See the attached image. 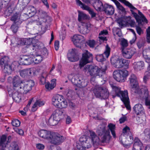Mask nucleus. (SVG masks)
Here are the masks:
<instances>
[{
  "label": "nucleus",
  "instance_id": "7",
  "mask_svg": "<svg viewBox=\"0 0 150 150\" xmlns=\"http://www.w3.org/2000/svg\"><path fill=\"white\" fill-rule=\"evenodd\" d=\"M52 104L59 108H65L67 106V101L63 96L57 94L53 97L52 99Z\"/></svg>",
  "mask_w": 150,
  "mask_h": 150
},
{
  "label": "nucleus",
  "instance_id": "32",
  "mask_svg": "<svg viewBox=\"0 0 150 150\" xmlns=\"http://www.w3.org/2000/svg\"><path fill=\"white\" fill-rule=\"evenodd\" d=\"M56 85V80L53 79L51 81V83L47 82L46 83L45 86L46 88L48 91H50L53 89Z\"/></svg>",
  "mask_w": 150,
  "mask_h": 150
},
{
  "label": "nucleus",
  "instance_id": "64",
  "mask_svg": "<svg viewBox=\"0 0 150 150\" xmlns=\"http://www.w3.org/2000/svg\"><path fill=\"white\" fill-rule=\"evenodd\" d=\"M71 122V117L68 116H67L66 120V123L68 124H70Z\"/></svg>",
  "mask_w": 150,
  "mask_h": 150
},
{
  "label": "nucleus",
  "instance_id": "60",
  "mask_svg": "<svg viewBox=\"0 0 150 150\" xmlns=\"http://www.w3.org/2000/svg\"><path fill=\"white\" fill-rule=\"evenodd\" d=\"M36 103L38 106L40 107L44 105L45 102L43 101L38 100H37Z\"/></svg>",
  "mask_w": 150,
  "mask_h": 150
},
{
  "label": "nucleus",
  "instance_id": "24",
  "mask_svg": "<svg viewBox=\"0 0 150 150\" xmlns=\"http://www.w3.org/2000/svg\"><path fill=\"white\" fill-rule=\"evenodd\" d=\"M133 109L134 112L137 115H142L145 113L144 108L141 104H136L133 107Z\"/></svg>",
  "mask_w": 150,
  "mask_h": 150
},
{
  "label": "nucleus",
  "instance_id": "41",
  "mask_svg": "<svg viewBox=\"0 0 150 150\" xmlns=\"http://www.w3.org/2000/svg\"><path fill=\"white\" fill-rule=\"evenodd\" d=\"M44 47L43 44L41 42H37L35 45L33 46V49L35 50H41Z\"/></svg>",
  "mask_w": 150,
  "mask_h": 150
},
{
  "label": "nucleus",
  "instance_id": "48",
  "mask_svg": "<svg viewBox=\"0 0 150 150\" xmlns=\"http://www.w3.org/2000/svg\"><path fill=\"white\" fill-rule=\"evenodd\" d=\"M113 31L114 34H115L119 37L122 36V34L121 30L120 28H114L113 29Z\"/></svg>",
  "mask_w": 150,
  "mask_h": 150
},
{
  "label": "nucleus",
  "instance_id": "40",
  "mask_svg": "<svg viewBox=\"0 0 150 150\" xmlns=\"http://www.w3.org/2000/svg\"><path fill=\"white\" fill-rule=\"evenodd\" d=\"M9 59L6 57H5L2 58L0 61V64L1 67L5 66L9 64Z\"/></svg>",
  "mask_w": 150,
  "mask_h": 150
},
{
  "label": "nucleus",
  "instance_id": "6",
  "mask_svg": "<svg viewBox=\"0 0 150 150\" xmlns=\"http://www.w3.org/2000/svg\"><path fill=\"white\" fill-rule=\"evenodd\" d=\"M122 132L123 135L120 137V141L125 147L129 146L130 143H127V142L125 139L126 137L128 139L129 137V141H132L133 140V137L131 132L130 131V128L126 126L123 129Z\"/></svg>",
  "mask_w": 150,
  "mask_h": 150
},
{
  "label": "nucleus",
  "instance_id": "58",
  "mask_svg": "<svg viewBox=\"0 0 150 150\" xmlns=\"http://www.w3.org/2000/svg\"><path fill=\"white\" fill-rule=\"evenodd\" d=\"M121 45L122 47H126L128 45L127 41L125 39H122L121 41Z\"/></svg>",
  "mask_w": 150,
  "mask_h": 150
},
{
  "label": "nucleus",
  "instance_id": "37",
  "mask_svg": "<svg viewBox=\"0 0 150 150\" xmlns=\"http://www.w3.org/2000/svg\"><path fill=\"white\" fill-rule=\"evenodd\" d=\"M87 85V82L84 79L80 78L78 80V84L77 86L80 88H83L86 87Z\"/></svg>",
  "mask_w": 150,
  "mask_h": 150
},
{
  "label": "nucleus",
  "instance_id": "22",
  "mask_svg": "<svg viewBox=\"0 0 150 150\" xmlns=\"http://www.w3.org/2000/svg\"><path fill=\"white\" fill-rule=\"evenodd\" d=\"M90 26L91 24L88 23H82L79 27V31L82 34H86L89 32Z\"/></svg>",
  "mask_w": 150,
  "mask_h": 150
},
{
  "label": "nucleus",
  "instance_id": "56",
  "mask_svg": "<svg viewBox=\"0 0 150 150\" xmlns=\"http://www.w3.org/2000/svg\"><path fill=\"white\" fill-rule=\"evenodd\" d=\"M30 1V0H19V1L21 3V5L26 6L29 3Z\"/></svg>",
  "mask_w": 150,
  "mask_h": 150
},
{
  "label": "nucleus",
  "instance_id": "34",
  "mask_svg": "<svg viewBox=\"0 0 150 150\" xmlns=\"http://www.w3.org/2000/svg\"><path fill=\"white\" fill-rule=\"evenodd\" d=\"M143 148L142 143L138 139H137L134 144L133 150H142Z\"/></svg>",
  "mask_w": 150,
  "mask_h": 150
},
{
  "label": "nucleus",
  "instance_id": "1",
  "mask_svg": "<svg viewBox=\"0 0 150 150\" xmlns=\"http://www.w3.org/2000/svg\"><path fill=\"white\" fill-rule=\"evenodd\" d=\"M89 132V137L83 135L80 137V143L76 145L78 150H86V148L91 147L92 144H98L100 142H108L111 137L109 131L105 129L104 125H100L98 127L97 131L98 137L93 131L90 130Z\"/></svg>",
  "mask_w": 150,
  "mask_h": 150
},
{
  "label": "nucleus",
  "instance_id": "35",
  "mask_svg": "<svg viewBox=\"0 0 150 150\" xmlns=\"http://www.w3.org/2000/svg\"><path fill=\"white\" fill-rule=\"evenodd\" d=\"M87 16L86 14L82 12H79L78 14V20L81 23H85L83 22V21L87 18Z\"/></svg>",
  "mask_w": 150,
  "mask_h": 150
},
{
  "label": "nucleus",
  "instance_id": "47",
  "mask_svg": "<svg viewBox=\"0 0 150 150\" xmlns=\"http://www.w3.org/2000/svg\"><path fill=\"white\" fill-rule=\"evenodd\" d=\"M120 1L124 3L126 6H128L131 9L135 10L136 9V8L133 6L129 2L125 0H119Z\"/></svg>",
  "mask_w": 150,
  "mask_h": 150
},
{
  "label": "nucleus",
  "instance_id": "10",
  "mask_svg": "<svg viewBox=\"0 0 150 150\" xmlns=\"http://www.w3.org/2000/svg\"><path fill=\"white\" fill-rule=\"evenodd\" d=\"M34 84V82L33 80L23 81L18 90L23 93L26 94L31 90Z\"/></svg>",
  "mask_w": 150,
  "mask_h": 150
},
{
  "label": "nucleus",
  "instance_id": "2",
  "mask_svg": "<svg viewBox=\"0 0 150 150\" xmlns=\"http://www.w3.org/2000/svg\"><path fill=\"white\" fill-rule=\"evenodd\" d=\"M105 70L97 66L87 65L84 67L83 71L86 74L91 76V81H94L96 77L100 78L105 74Z\"/></svg>",
  "mask_w": 150,
  "mask_h": 150
},
{
  "label": "nucleus",
  "instance_id": "15",
  "mask_svg": "<svg viewBox=\"0 0 150 150\" xmlns=\"http://www.w3.org/2000/svg\"><path fill=\"white\" fill-rule=\"evenodd\" d=\"M122 55L124 58L130 59L136 53V49L134 48H123L122 50Z\"/></svg>",
  "mask_w": 150,
  "mask_h": 150
},
{
  "label": "nucleus",
  "instance_id": "9",
  "mask_svg": "<svg viewBox=\"0 0 150 150\" xmlns=\"http://www.w3.org/2000/svg\"><path fill=\"white\" fill-rule=\"evenodd\" d=\"M129 79L132 90L133 91L134 93L139 94L141 89H139L137 78L136 76L134 74H132Z\"/></svg>",
  "mask_w": 150,
  "mask_h": 150
},
{
  "label": "nucleus",
  "instance_id": "49",
  "mask_svg": "<svg viewBox=\"0 0 150 150\" xmlns=\"http://www.w3.org/2000/svg\"><path fill=\"white\" fill-rule=\"evenodd\" d=\"M20 25H18L17 24L14 23L11 26V29L14 33H15L17 32L19 26Z\"/></svg>",
  "mask_w": 150,
  "mask_h": 150
},
{
  "label": "nucleus",
  "instance_id": "38",
  "mask_svg": "<svg viewBox=\"0 0 150 150\" xmlns=\"http://www.w3.org/2000/svg\"><path fill=\"white\" fill-rule=\"evenodd\" d=\"M108 34V32L107 30H103L101 31L99 33V38L100 39L103 41L106 40V38L104 36L107 35Z\"/></svg>",
  "mask_w": 150,
  "mask_h": 150
},
{
  "label": "nucleus",
  "instance_id": "12",
  "mask_svg": "<svg viewBox=\"0 0 150 150\" xmlns=\"http://www.w3.org/2000/svg\"><path fill=\"white\" fill-rule=\"evenodd\" d=\"M111 62L114 66L117 68H121L124 66L128 68L129 64L128 60L123 59H118L116 60L114 58H112L111 59Z\"/></svg>",
  "mask_w": 150,
  "mask_h": 150
},
{
  "label": "nucleus",
  "instance_id": "52",
  "mask_svg": "<svg viewBox=\"0 0 150 150\" xmlns=\"http://www.w3.org/2000/svg\"><path fill=\"white\" fill-rule=\"evenodd\" d=\"M30 43V40L27 38H23L21 40V44L22 45H29Z\"/></svg>",
  "mask_w": 150,
  "mask_h": 150
},
{
  "label": "nucleus",
  "instance_id": "62",
  "mask_svg": "<svg viewBox=\"0 0 150 150\" xmlns=\"http://www.w3.org/2000/svg\"><path fill=\"white\" fill-rule=\"evenodd\" d=\"M15 131L19 134L22 135L24 134L23 131L21 129H17L15 130Z\"/></svg>",
  "mask_w": 150,
  "mask_h": 150
},
{
  "label": "nucleus",
  "instance_id": "55",
  "mask_svg": "<svg viewBox=\"0 0 150 150\" xmlns=\"http://www.w3.org/2000/svg\"><path fill=\"white\" fill-rule=\"evenodd\" d=\"M136 120L138 121V123L141 124L145 122V117L142 118L141 117H136Z\"/></svg>",
  "mask_w": 150,
  "mask_h": 150
},
{
  "label": "nucleus",
  "instance_id": "43",
  "mask_svg": "<svg viewBox=\"0 0 150 150\" xmlns=\"http://www.w3.org/2000/svg\"><path fill=\"white\" fill-rule=\"evenodd\" d=\"M47 75V74L46 72H44L42 73L40 77V81L42 84H43L45 83V78Z\"/></svg>",
  "mask_w": 150,
  "mask_h": 150
},
{
  "label": "nucleus",
  "instance_id": "17",
  "mask_svg": "<svg viewBox=\"0 0 150 150\" xmlns=\"http://www.w3.org/2000/svg\"><path fill=\"white\" fill-rule=\"evenodd\" d=\"M77 53V51L75 49H72L69 50L67 54L68 60L72 62L78 61L79 58Z\"/></svg>",
  "mask_w": 150,
  "mask_h": 150
},
{
  "label": "nucleus",
  "instance_id": "8",
  "mask_svg": "<svg viewBox=\"0 0 150 150\" xmlns=\"http://www.w3.org/2000/svg\"><path fill=\"white\" fill-rule=\"evenodd\" d=\"M128 71L127 70H117L114 71L113 73V77L117 81L124 82L128 75Z\"/></svg>",
  "mask_w": 150,
  "mask_h": 150
},
{
  "label": "nucleus",
  "instance_id": "19",
  "mask_svg": "<svg viewBox=\"0 0 150 150\" xmlns=\"http://www.w3.org/2000/svg\"><path fill=\"white\" fill-rule=\"evenodd\" d=\"M117 22L121 28L125 26L127 23L130 24L131 25H134L135 24V22L131 19L130 16L127 18L126 22L125 21L121 19H119L117 20Z\"/></svg>",
  "mask_w": 150,
  "mask_h": 150
},
{
  "label": "nucleus",
  "instance_id": "54",
  "mask_svg": "<svg viewBox=\"0 0 150 150\" xmlns=\"http://www.w3.org/2000/svg\"><path fill=\"white\" fill-rule=\"evenodd\" d=\"M138 14L140 16V18H142V21L146 23H147L148 21L146 18L144 17L143 14L139 11H138Z\"/></svg>",
  "mask_w": 150,
  "mask_h": 150
},
{
  "label": "nucleus",
  "instance_id": "44",
  "mask_svg": "<svg viewBox=\"0 0 150 150\" xmlns=\"http://www.w3.org/2000/svg\"><path fill=\"white\" fill-rule=\"evenodd\" d=\"M143 55L147 59H150V47L146 49L143 52Z\"/></svg>",
  "mask_w": 150,
  "mask_h": 150
},
{
  "label": "nucleus",
  "instance_id": "33",
  "mask_svg": "<svg viewBox=\"0 0 150 150\" xmlns=\"http://www.w3.org/2000/svg\"><path fill=\"white\" fill-rule=\"evenodd\" d=\"M6 137L5 135H3L1 138L0 142V147L2 150H4L6 148L7 144V142L6 140Z\"/></svg>",
  "mask_w": 150,
  "mask_h": 150
},
{
  "label": "nucleus",
  "instance_id": "23",
  "mask_svg": "<svg viewBox=\"0 0 150 150\" xmlns=\"http://www.w3.org/2000/svg\"><path fill=\"white\" fill-rule=\"evenodd\" d=\"M52 132L50 131L42 129L39 131L38 132V135L40 137L49 140Z\"/></svg>",
  "mask_w": 150,
  "mask_h": 150
},
{
  "label": "nucleus",
  "instance_id": "26",
  "mask_svg": "<svg viewBox=\"0 0 150 150\" xmlns=\"http://www.w3.org/2000/svg\"><path fill=\"white\" fill-rule=\"evenodd\" d=\"M37 15L38 16V20L40 24L42 22L46 21L45 18L47 16L46 13L42 10H38L37 11Z\"/></svg>",
  "mask_w": 150,
  "mask_h": 150
},
{
  "label": "nucleus",
  "instance_id": "21",
  "mask_svg": "<svg viewBox=\"0 0 150 150\" xmlns=\"http://www.w3.org/2000/svg\"><path fill=\"white\" fill-rule=\"evenodd\" d=\"M110 48L107 45L106 46L105 50L103 54L98 55L96 56L97 60L99 62H102L104 60L105 57L103 56L104 55L105 57L108 58L110 54Z\"/></svg>",
  "mask_w": 150,
  "mask_h": 150
},
{
  "label": "nucleus",
  "instance_id": "28",
  "mask_svg": "<svg viewBox=\"0 0 150 150\" xmlns=\"http://www.w3.org/2000/svg\"><path fill=\"white\" fill-rule=\"evenodd\" d=\"M21 13H16L11 17V20L14 23L21 25L22 21L20 18Z\"/></svg>",
  "mask_w": 150,
  "mask_h": 150
},
{
  "label": "nucleus",
  "instance_id": "53",
  "mask_svg": "<svg viewBox=\"0 0 150 150\" xmlns=\"http://www.w3.org/2000/svg\"><path fill=\"white\" fill-rule=\"evenodd\" d=\"M95 41L94 40H90L87 42V44L91 47H94L95 44Z\"/></svg>",
  "mask_w": 150,
  "mask_h": 150
},
{
  "label": "nucleus",
  "instance_id": "29",
  "mask_svg": "<svg viewBox=\"0 0 150 150\" xmlns=\"http://www.w3.org/2000/svg\"><path fill=\"white\" fill-rule=\"evenodd\" d=\"M133 66L134 69L136 71H141L144 68L145 64L143 61H139L134 62Z\"/></svg>",
  "mask_w": 150,
  "mask_h": 150
},
{
  "label": "nucleus",
  "instance_id": "25",
  "mask_svg": "<svg viewBox=\"0 0 150 150\" xmlns=\"http://www.w3.org/2000/svg\"><path fill=\"white\" fill-rule=\"evenodd\" d=\"M34 72V70L33 68L25 69L20 71V74L23 78H27L31 76Z\"/></svg>",
  "mask_w": 150,
  "mask_h": 150
},
{
  "label": "nucleus",
  "instance_id": "42",
  "mask_svg": "<svg viewBox=\"0 0 150 150\" xmlns=\"http://www.w3.org/2000/svg\"><path fill=\"white\" fill-rule=\"evenodd\" d=\"M3 70L4 73L8 74H10L12 71L11 67L9 64L4 66Z\"/></svg>",
  "mask_w": 150,
  "mask_h": 150
},
{
  "label": "nucleus",
  "instance_id": "13",
  "mask_svg": "<svg viewBox=\"0 0 150 150\" xmlns=\"http://www.w3.org/2000/svg\"><path fill=\"white\" fill-rule=\"evenodd\" d=\"M64 139V137L58 133L52 132L49 140L52 143L59 145L63 142Z\"/></svg>",
  "mask_w": 150,
  "mask_h": 150
},
{
  "label": "nucleus",
  "instance_id": "4",
  "mask_svg": "<svg viewBox=\"0 0 150 150\" xmlns=\"http://www.w3.org/2000/svg\"><path fill=\"white\" fill-rule=\"evenodd\" d=\"M64 113V110L59 109H57L53 112L50 117L46 123L48 125L55 126L57 125L60 121L61 117Z\"/></svg>",
  "mask_w": 150,
  "mask_h": 150
},
{
  "label": "nucleus",
  "instance_id": "61",
  "mask_svg": "<svg viewBox=\"0 0 150 150\" xmlns=\"http://www.w3.org/2000/svg\"><path fill=\"white\" fill-rule=\"evenodd\" d=\"M81 7L83 9L87 11L88 12L91 9V8L88 6L84 4H83Z\"/></svg>",
  "mask_w": 150,
  "mask_h": 150
},
{
  "label": "nucleus",
  "instance_id": "16",
  "mask_svg": "<svg viewBox=\"0 0 150 150\" xmlns=\"http://www.w3.org/2000/svg\"><path fill=\"white\" fill-rule=\"evenodd\" d=\"M34 62L33 55H24L22 56L21 58L20 63L22 65H28L33 63Z\"/></svg>",
  "mask_w": 150,
  "mask_h": 150
},
{
  "label": "nucleus",
  "instance_id": "30",
  "mask_svg": "<svg viewBox=\"0 0 150 150\" xmlns=\"http://www.w3.org/2000/svg\"><path fill=\"white\" fill-rule=\"evenodd\" d=\"M12 98L13 100L17 102H19L21 100V93H22L19 90L13 89Z\"/></svg>",
  "mask_w": 150,
  "mask_h": 150
},
{
  "label": "nucleus",
  "instance_id": "46",
  "mask_svg": "<svg viewBox=\"0 0 150 150\" xmlns=\"http://www.w3.org/2000/svg\"><path fill=\"white\" fill-rule=\"evenodd\" d=\"M114 1L118 9L123 12L125 11V9L121 5L120 3H119L118 1L116 0H114Z\"/></svg>",
  "mask_w": 150,
  "mask_h": 150
},
{
  "label": "nucleus",
  "instance_id": "5",
  "mask_svg": "<svg viewBox=\"0 0 150 150\" xmlns=\"http://www.w3.org/2000/svg\"><path fill=\"white\" fill-rule=\"evenodd\" d=\"M93 91L97 98L105 99L109 96V93L108 90L105 87L96 86L93 88Z\"/></svg>",
  "mask_w": 150,
  "mask_h": 150
},
{
  "label": "nucleus",
  "instance_id": "45",
  "mask_svg": "<svg viewBox=\"0 0 150 150\" xmlns=\"http://www.w3.org/2000/svg\"><path fill=\"white\" fill-rule=\"evenodd\" d=\"M37 11L34 6H30L29 7L28 12L29 14H31V16L34 15L35 14H37Z\"/></svg>",
  "mask_w": 150,
  "mask_h": 150
},
{
  "label": "nucleus",
  "instance_id": "11",
  "mask_svg": "<svg viewBox=\"0 0 150 150\" xmlns=\"http://www.w3.org/2000/svg\"><path fill=\"white\" fill-rule=\"evenodd\" d=\"M92 60V54L87 50H85L83 54L82 58L80 62L79 67L81 69L86 64L90 62Z\"/></svg>",
  "mask_w": 150,
  "mask_h": 150
},
{
  "label": "nucleus",
  "instance_id": "27",
  "mask_svg": "<svg viewBox=\"0 0 150 150\" xmlns=\"http://www.w3.org/2000/svg\"><path fill=\"white\" fill-rule=\"evenodd\" d=\"M79 76L78 74L72 73L68 75V77L73 84L77 86L78 84V80L80 78L79 77Z\"/></svg>",
  "mask_w": 150,
  "mask_h": 150
},
{
  "label": "nucleus",
  "instance_id": "3",
  "mask_svg": "<svg viewBox=\"0 0 150 150\" xmlns=\"http://www.w3.org/2000/svg\"><path fill=\"white\" fill-rule=\"evenodd\" d=\"M110 85L116 95L121 97L122 100L124 103L126 108L128 110H130L131 107L129 104V99L127 91H121L120 88L114 84H110Z\"/></svg>",
  "mask_w": 150,
  "mask_h": 150
},
{
  "label": "nucleus",
  "instance_id": "57",
  "mask_svg": "<svg viewBox=\"0 0 150 150\" xmlns=\"http://www.w3.org/2000/svg\"><path fill=\"white\" fill-rule=\"evenodd\" d=\"M37 148L39 150H43L45 147V146L41 144L38 143L36 144Z\"/></svg>",
  "mask_w": 150,
  "mask_h": 150
},
{
  "label": "nucleus",
  "instance_id": "36",
  "mask_svg": "<svg viewBox=\"0 0 150 150\" xmlns=\"http://www.w3.org/2000/svg\"><path fill=\"white\" fill-rule=\"evenodd\" d=\"M93 6L98 11H100L103 7L102 2L99 0L96 1L93 4Z\"/></svg>",
  "mask_w": 150,
  "mask_h": 150
},
{
  "label": "nucleus",
  "instance_id": "20",
  "mask_svg": "<svg viewBox=\"0 0 150 150\" xmlns=\"http://www.w3.org/2000/svg\"><path fill=\"white\" fill-rule=\"evenodd\" d=\"M48 55V53L47 50H44L43 52L41 53V55H36L35 56H33L34 62L37 64L41 62L43 58L47 57Z\"/></svg>",
  "mask_w": 150,
  "mask_h": 150
},
{
  "label": "nucleus",
  "instance_id": "50",
  "mask_svg": "<svg viewBox=\"0 0 150 150\" xmlns=\"http://www.w3.org/2000/svg\"><path fill=\"white\" fill-rule=\"evenodd\" d=\"M146 39L148 43H150V26L146 30Z\"/></svg>",
  "mask_w": 150,
  "mask_h": 150
},
{
  "label": "nucleus",
  "instance_id": "51",
  "mask_svg": "<svg viewBox=\"0 0 150 150\" xmlns=\"http://www.w3.org/2000/svg\"><path fill=\"white\" fill-rule=\"evenodd\" d=\"M12 124L13 126L18 127L20 125V122L18 120L15 119L12 121Z\"/></svg>",
  "mask_w": 150,
  "mask_h": 150
},
{
  "label": "nucleus",
  "instance_id": "63",
  "mask_svg": "<svg viewBox=\"0 0 150 150\" xmlns=\"http://www.w3.org/2000/svg\"><path fill=\"white\" fill-rule=\"evenodd\" d=\"M127 117H126L124 116L122 117L119 119V122L120 123H122L124 122L125 121L127 120Z\"/></svg>",
  "mask_w": 150,
  "mask_h": 150
},
{
  "label": "nucleus",
  "instance_id": "39",
  "mask_svg": "<svg viewBox=\"0 0 150 150\" xmlns=\"http://www.w3.org/2000/svg\"><path fill=\"white\" fill-rule=\"evenodd\" d=\"M108 127L110 131L111 134L114 138H115L116 137L115 129V125L112 123H110L108 124Z\"/></svg>",
  "mask_w": 150,
  "mask_h": 150
},
{
  "label": "nucleus",
  "instance_id": "18",
  "mask_svg": "<svg viewBox=\"0 0 150 150\" xmlns=\"http://www.w3.org/2000/svg\"><path fill=\"white\" fill-rule=\"evenodd\" d=\"M23 81H22L19 76H15L13 79V88L14 90H18Z\"/></svg>",
  "mask_w": 150,
  "mask_h": 150
},
{
  "label": "nucleus",
  "instance_id": "14",
  "mask_svg": "<svg viewBox=\"0 0 150 150\" xmlns=\"http://www.w3.org/2000/svg\"><path fill=\"white\" fill-rule=\"evenodd\" d=\"M84 37L80 35H74L72 38V41L76 47H81L83 43L85 41Z\"/></svg>",
  "mask_w": 150,
  "mask_h": 150
},
{
  "label": "nucleus",
  "instance_id": "31",
  "mask_svg": "<svg viewBox=\"0 0 150 150\" xmlns=\"http://www.w3.org/2000/svg\"><path fill=\"white\" fill-rule=\"evenodd\" d=\"M104 11L106 13L112 15L114 13V9L112 6L105 4L104 5Z\"/></svg>",
  "mask_w": 150,
  "mask_h": 150
},
{
  "label": "nucleus",
  "instance_id": "59",
  "mask_svg": "<svg viewBox=\"0 0 150 150\" xmlns=\"http://www.w3.org/2000/svg\"><path fill=\"white\" fill-rule=\"evenodd\" d=\"M136 30L137 33L139 35H140L141 34L143 33V30L139 27L138 26H137L136 27Z\"/></svg>",
  "mask_w": 150,
  "mask_h": 150
}]
</instances>
